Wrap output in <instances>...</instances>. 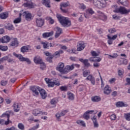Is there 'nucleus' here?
I'll return each instance as SVG.
<instances>
[{
    "instance_id": "nucleus-27",
    "label": "nucleus",
    "mask_w": 130,
    "mask_h": 130,
    "mask_svg": "<svg viewBox=\"0 0 130 130\" xmlns=\"http://www.w3.org/2000/svg\"><path fill=\"white\" fill-rule=\"evenodd\" d=\"M91 120L93 121L94 127H98L99 126V124L97 122V117L94 116L91 118Z\"/></svg>"
},
{
    "instance_id": "nucleus-52",
    "label": "nucleus",
    "mask_w": 130,
    "mask_h": 130,
    "mask_svg": "<svg viewBox=\"0 0 130 130\" xmlns=\"http://www.w3.org/2000/svg\"><path fill=\"white\" fill-rule=\"evenodd\" d=\"M69 112L68 110H64L61 111V116H64Z\"/></svg>"
},
{
    "instance_id": "nucleus-9",
    "label": "nucleus",
    "mask_w": 130,
    "mask_h": 130,
    "mask_svg": "<svg viewBox=\"0 0 130 130\" xmlns=\"http://www.w3.org/2000/svg\"><path fill=\"white\" fill-rule=\"evenodd\" d=\"M56 70L60 73L64 74V63L63 62H59L56 67Z\"/></svg>"
},
{
    "instance_id": "nucleus-25",
    "label": "nucleus",
    "mask_w": 130,
    "mask_h": 130,
    "mask_svg": "<svg viewBox=\"0 0 130 130\" xmlns=\"http://www.w3.org/2000/svg\"><path fill=\"white\" fill-rule=\"evenodd\" d=\"M116 106L117 107H127V104H124L123 102H117L116 103Z\"/></svg>"
},
{
    "instance_id": "nucleus-13",
    "label": "nucleus",
    "mask_w": 130,
    "mask_h": 130,
    "mask_svg": "<svg viewBox=\"0 0 130 130\" xmlns=\"http://www.w3.org/2000/svg\"><path fill=\"white\" fill-rule=\"evenodd\" d=\"M10 41H11V38L8 36H5L2 37V39H0V42L2 43H8Z\"/></svg>"
},
{
    "instance_id": "nucleus-50",
    "label": "nucleus",
    "mask_w": 130,
    "mask_h": 130,
    "mask_svg": "<svg viewBox=\"0 0 130 130\" xmlns=\"http://www.w3.org/2000/svg\"><path fill=\"white\" fill-rule=\"evenodd\" d=\"M91 54L92 56H98L99 55V52L97 53L95 51H91Z\"/></svg>"
},
{
    "instance_id": "nucleus-63",
    "label": "nucleus",
    "mask_w": 130,
    "mask_h": 130,
    "mask_svg": "<svg viewBox=\"0 0 130 130\" xmlns=\"http://www.w3.org/2000/svg\"><path fill=\"white\" fill-rule=\"evenodd\" d=\"M93 67H94L95 68H98L100 67V64L99 63L94 62L93 63Z\"/></svg>"
},
{
    "instance_id": "nucleus-42",
    "label": "nucleus",
    "mask_w": 130,
    "mask_h": 130,
    "mask_svg": "<svg viewBox=\"0 0 130 130\" xmlns=\"http://www.w3.org/2000/svg\"><path fill=\"white\" fill-rule=\"evenodd\" d=\"M77 123H78V124H81L82 126H86V124L83 120H79L77 121Z\"/></svg>"
},
{
    "instance_id": "nucleus-47",
    "label": "nucleus",
    "mask_w": 130,
    "mask_h": 130,
    "mask_svg": "<svg viewBox=\"0 0 130 130\" xmlns=\"http://www.w3.org/2000/svg\"><path fill=\"white\" fill-rule=\"evenodd\" d=\"M88 75H90V71L89 70H86L83 72V77H87Z\"/></svg>"
},
{
    "instance_id": "nucleus-24",
    "label": "nucleus",
    "mask_w": 130,
    "mask_h": 130,
    "mask_svg": "<svg viewBox=\"0 0 130 130\" xmlns=\"http://www.w3.org/2000/svg\"><path fill=\"white\" fill-rule=\"evenodd\" d=\"M42 4L47 8H51V7L50 6V0H43L42 1Z\"/></svg>"
},
{
    "instance_id": "nucleus-64",
    "label": "nucleus",
    "mask_w": 130,
    "mask_h": 130,
    "mask_svg": "<svg viewBox=\"0 0 130 130\" xmlns=\"http://www.w3.org/2000/svg\"><path fill=\"white\" fill-rule=\"evenodd\" d=\"M7 130H16V127L15 126H12L10 128H6Z\"/></svg>"
},
{
    "instance_id": "nucleus-61",
    "label": "nucleus",
    "mask_w": 130,
    "mask_h": 130,
    "mask_svg": "<svg viewBox=\"0 0 130 130\" xmlns=\"http://www.w3.org/2000/svg\"><path fill=\"white\" fill-rule=\"evenodd\" d=\"M94 110H88L86 111V113L88 114H92L93 113H94Z\"/></svg>"
},
{
    "instance_id": "nucleus-34",
    "label": "nucleus",
    "mask_w": 130,
    "mask_h": 130,
    "mask_svg": "<svg viewBox=\"0 0 130 130\" xmlns=\"http://www.w3.org/2000/svg\"><path fill=\"white\" fill-rule=\"evenodd\" d=\"M67 95H68V99L69 100H74V99H75V95L73 94V93L71 92H68L67 93Z\"/></svg>"
},
{
    "instance_id": "nucleus-22",
    "label": "nucleus",
    "mask_w": 130,
    "mask_h": 130,
    "mask_svg": "<svg viewBox=\"0 0 130 130\" xmlns=\"http://www.w3.org/2000/svg\"><path fill=\"white\" fill-rule=\"evenodd\" d=\"M100 19L104 21V22H106L107 21V16L105 15L104 13L101 12L99 14Z\"/></svg>"
},
{
    "instance_id": "nucleus-40",
    "label": "nucleus",
    "mask_w": 130,
    "mask_h": 130,
    "mask_svg": "<svg viewBox=\"0 0 130 130\" xmlns=\"http://www.w3.org/2000/svg\"><path fill=\"white\" fill-rule=\"evenodd\" d=\"M18 128H19V129H21V130L25 129V126L22 123H19L18 124Z\"/></svg>"
},
{
    "instance_id": "nucleus-10",
    "label": "nucleus",
    "mask_w": 130,
    "mask_h": 130,
    "mask_svg": "<svg viewBox=\"0 0 130 130\" xmlns=\"http://www.w3.org/2000/svg\"><path fill=\"white\" fill-rule=\"evenodd\" d=\"M75 69V64H72L71 66L67 65L64 69V74L70 73L71 71H73Z\"/></svg>"
},
{
    "instance_id": "nucleus-31",
    "label": "nucleus",
    "mask_w": 130,
    "mask_h": 130,
    "mask_svg": "<svg viewBox=\"0 0 130 130\" xmlns=\"http://www.w3.org/2000/svg\"><path fill=\"white\" fill-rule=\"evenodd\" d=\"M32 114L35 116H37L38 114H41V110L40 109H36L32 111Z\"/></svg>"
},
{
    "instance_id": "nucleus-53",
    "label": "nucleus",
    "mask_w": 130,
    "mask_h": 130,
    "mask_svg": "<svg viewBox=\"0 0 130 130\" xmlns=\"http://www.w3.org/2000/svg\"><path fill=\"white\" fill-rule=\"evenodd\" d=\"M3 116H7L8 120L10 119V111L6 112V113L3 114Z\"/></svg>"
},
{
    "instance_id": "nucleus-3",
    "label": "nucleus",
    "mask_w": 130,
    "mask_h": 130,
    "mask_svg": "<svg viewBox=\"0 0 130 130\" xmlns=\"http://www.w3.org/2000/svg\"><path fill=\"white\" fill-rule=\"evenodd\" d=\"M114 13H118L121 15H128L130 13V9H127L124 7L121 6L119 8H117L113 10Z\"/></svg>"
},
{
    "instance_id": "nucleus-4",
    "label": "nucleus",
    "mask_w": 130,
    "mask_h": 130,
    "mask_svg": "<svg viewBox=\"0 0 130 130\" xmlns=\"http://www.w3.org/2000/svg\"><path fill=\"white\" fill-rule=\"evenodd\" d=\"M13 54L14 56L17 57L19 60H20V61H26V62H27V63L28 64H31V60L29 58L24 57L23 56H22V55L17 54V53L15 52H14Z\"/></svg>"
},
{
    "instance_id": "nucleus-58",
    "label": "nucleus",
    "mask_w": 130,
    "mask_h": 130,
    "mask_svg": "<svg viewBox=\"0 0 130 130\" xmlns=\"http://www.w3.org/2000/svg\"><path fill=\"white\" fill-rule=\"evenodd\" d=\"M109 56L112 57V58H116L118 55H117V53H114L112 55H109Z\"/></svg>"
},
{
    "instance_id": "nucleus-11",
    "label": "nucleus",
    "mask_w": 130,
    "mask_h": 130,
    "mask_svg": "<svg viewBox=\"0 0 130 130\" xmlns=\"http://www.w3.org/2000/svg\"><path fill=\"white\" fill-rule=\"evenodd\" d=\"M36 23L37 27H42L44 25V19L37 18L36 19Z\"/></svg>"
},
{
    "instance_id": "nucleus-56",
    "label": "nucleus",
    "mask_w": 130,
    "mask_h": 130,
    "mask_svg": "<svg viewBox=\"0 0 130 130\" xmlns=\"http://www.w3.org/2000/svg\"><path fill=\"white\" fill-rule=\"evenodd\" d=\"M118 75L120 77L122 76V75H123V70H122V69L118 70Z\"/></svg>"
},
{
    "instance_id": "nucleus-33",
    "label": "nucleus",
    "mask_w": 130,
    "mask_h": 130,
    "mask_svg": "<svg viewBox=\"0 0 130 130\" xmlns=\"http://www.w3.org/2000/svg\"><path fill=\"white\" fill-rule=\"evenodd\" d=\"M111 92V90L109 89V86L107 85L106 86H105V89L104 91V94H107V95H108V94H110Z\"/></svg>"
},
{
    "instance_id": "nucleus-21",
    "label": "nucleus",
    "mask_w": 130,
    "mask_h": 130,
    "mask_svg": "<svg viewBox=\"0 0 130 130\" xmlns=\"http://www.w3.org/2000/svg\"><path fill=\"white\" fill-rule=\"evenodd\" d=\"M79 60L81 61V62H82L84 64V66L86 68H89V67H90V63H89L88 59L84 60L83 58H80Z\"/></svg>"
},
{
    "instance_id": "nucleus-16",
    "label": "nucleus",
    "mask_w": 130,
    "mask_h": 130,
    "mask_svg": "<svg viewBox=\"0 0 130 130\" xmlns=\"http://www.w3.org/2000/svg\"><path fill=\"white\" fill-rule=\"evenodd\" d=\"M10 46H12V47H18L19 46V42H18V40L17 38L13 39V40L11 41L10 43Z\"/></svg>"
},
{
    "instance_id": "nucleus-48",
    "label": "nucleus",
    "mask_w": 130,
    "mask_h": 130,
    "mask_svg": "<svg viewBox=\"0 0 130 130\" xmlns=\"http://www.w3.org/2000/svg\"><path fill=\"white\" fill-rule=\"evenodd\" d=\"M108 39H111L112 40H115L117 38V35H114L112 37L110 36H107Z\"/></svg>"
},
{
    "instance_id": "nucleus-23",
    "label": "nucleus",
    "mask_w": 130,
    "mask_h": 130,
    "mask_svg": "<svg viewBox=\"0 0 130 130\" xmlns=\"http://www.w3.org/2000/svg\"><path fill=\"white\" fill-rule=\"evenodd\" d=\"M23 6L25 8H29V9H33L34 8V6L33 5V3L32 2H27L26 3H24Z\"/></svg>"
},
{
    "instance_id": "nucleus-55",
    "label": "nucleus",
    "mask_w": 130,
    "mask_h": 130,
    "mask_svg": "<svg viewBox=\"0 0 130 130\" xmlns=\"http://www.w3.org/2000/svg\"><path fill=\"white\" fill-rule=\"evenodd\" d=\"M60 90L61 91H68V86H61L60 87Z\"/></svg>"
},
{
    "instance_id": "nucleus-35",
    "label": "nucleus",
    "mask_w": 130,
    "mask_h": 130,
    "mask_svg": "<svg viewBox=\"0 0 130 130\" xmlns=\"http://www.w3.org/2000/svg\"><path fill=\"white\" fill-rule=\"evenodd\" d=\"M5 28L8 30H14V25L13 24L8 23L7 25L5 26Z\"/></svg>"
},
{
    "instance_id": "nucleus-59",
    "label": "nucleus",
    "mask_w": 130,
    "mask_h": 130,
    "mask_svg": "<svg viewBox=\"0 0 130 130\" xmlns=\"http://www.w3.org/2000/svg\"><path fill=\"white\" fill-rule=\"evenodd\" d=\"M8 84V81H5V80H2L1 81V85L2 86H6Z\"/></svg>"
},
{
    "instance_id": "nucleus-30",
    "label": "nucleus",
    "mask_w": 130,
    "mask_h": 130,
    "mask_svg": "<svg viewBox=\"0 0 130 130\" xmlns=\"http://www.w3.org/2000/svg\"><path fill=\"white\" fill-rule=\"evenodd\" d=\"M91 101H92V102H99L100 101H101V98L97 95L92 96Z\"/></svg>"
},
{
    "instance_id": "nucleus-14",
    "label": "nucleus",
    "mask_w": 130,
    "mask_h": 130,
    "mask_svg": "<svg viewBox=\"0 0 130 130\" xmlns=\"http://www.w3.org/2000/svg\"><path fill=\"white\" fill-rule=\"evenodd\" d=\"M55 30L56 31V34L55 35V38H58L60 36V34L62 33V29L58 26L55 27Z\"/></svg>"
},
{
    "instance_id": "nucleus-1",
    "label": "nucleus",
    "mask_w": 130,
    "mask_h": 130,
    "mask_svg": "<svg viewBox=\"0 0 130 130\" xmlns=\"http://www.w3.org/2000/svg\"><path fill=\"white\" fill-rule=\"evenodd\" d=\"M57 18L63 27H70L71 26V20H69V18L63 17L60 15H57Z\"/></svg>"
},
{
    "instance_id": "nucleus-18",
    "label": "nucleus",
    "mask_w": 130,
    "mask_h": 130,
    "mask_svg": "<svg viewBox=\"0 0 130 130\" xmlns=\"http://www.w3.org/2000/svg\"><path fill=\"white\" fill-rule=\"evenodd\" d=\"M34 61L35 62V63H37V64H39L40 63H41V62H42V58H41V57L40 56H36L35 57H34Z\"/></svg>"
},
{
    "instance_id": "nucleus-43",
    "label": "nucleus",
    "mask_w": 130,
    "mask_h": 130,
    "mask_svg": "<svg viewBox=\"0 0 130 130\" xmlns=\"http://www.w3.org/2000/svg\"><path fill=\"white\" fill-rule=\"evenodd\" d=\"M58 101L57 100V99L54 98L51 101V104L55 105V104H56V103H57Z\"/></svg>"
},
{
    "instance_id": "nucleus-46",
    "label": "nucleus",
    "mask_w": 130,
    "mask_h": 130,
    "mask_svg": "<svg viewBox=\"0 0 130 130\" xmlns=\"http://www.w3.org/2000/svg\"><path fill=\"white\" fill-rule=\"evenodd\" d=\"M21 17H18L14 20V24H18L19 23H21Z\"/></svg>"
},
{
    "instance_id": "nucleus-15",
    "label": "nucleus",
    "mask_w": 130,
    "mask_h": 130,
    "mask_svg": "<svg viewBox=\"0 0 130 130\" xmlns=\"http://www.w3.org/2000/svg\"><path fill=\"white\" fill-rule=\"evenodd\" d=\"M85 47V44H84L83 42H79L77 45V51H82Z\"/></svg>"
},
{
    "instance_id": "nucleus-32",
    "label": "nucleus",
    "mask_w": 130,
    "mask_h": 130,
    "mask_svg": "<svg viewBox=\"0 0 130 130\" xmlns=\"http://www.w3.org/2000/svg\"><path fill=\"white\" fill-rule=\"evenodd\" d=\"M118 2L124 7H127V6H128V2H127V0H118Z\"/></svg>"
},
{
    "instance_id": "nucleus-26",
    "label": "nucleus",
    "mask_w": 130,
    "mask_h": 130,
    "mask_svg": "<svg viewBox=\"0 0 130 130\" xmlns=\"http://www.w3.org/2000/svg\"><path fill=\"white\" fill-rule=\"evenodd\" d=\"M52 35H53V31H51V32L43 33L42 35V36L43 38H48V37H50V36H52Z\"/></svg>"
},
{
    "instance_id": "nucleus-41",
    "label": "nucleus",
    "mask_w": 130,
    "mask_h": 130,
    "mask_svg": "<svg viewBox=\"0 0 130 130\" xmlns=\"http://www.w3.org/2000/svg\"><path fill=\"white\" fill-rule=\"evenodd\" d=\"M8 58H9V57H8V56H4L0 58V64L1 63H2V62H4L5 60H8Z\"/></svg>"
},
{
    "instance_id": "nucleus-6",
    "label": "nucleus",
    "mask_w": 130,
    "mask_h": 130,
    "mask_svg": "<svg viewBox=\"0 0 130 130\" xmlns=\"http://www.w3.org/2000/svg\"><path fill=\"white\" fill-rule=\"evenodd\" d=\"M68 7H70V3H61L60 9L61 10V12H62V13L67 14L69 13V10L63 9V8H68Z\"/></svg>"
},
{
    "instance_id": "nucleus-29",
    "label": "nucleus",
    "mask_w": 130,
    "mask_h": 130,
    "mask_svg": "<svg viewBox=\"0 0 130 130\" xmlns=\"http://www.w3.org/2000/svg\"><path fill=\"white\" fill-rule=\"evenodd\" d=\"M9 17V13L8 12H5L1 13L0 14V18L2 19V20H5L7 19Z\"/></svg>"
},
{
    "instance_id": "nucleus-2",
    "label": "nucleus",
    "mask_w": 130,
    "mask_h": 130,
    "mask_svg": "<svg viewBox=\"0 0 130 130\" xmlns=\"http://www.w3.org/2000/svg\"><path fill=\"white\" fill-rule=\"evenodd\" d=\"M93 5L98 9H104L106 8L107 3L105 0H93Z\"/></svg>"
},
{
    "instance_id": "nucleus-17",
    "label": "nucleus",
    "mask_w": 130,
    "mask_h": 130,
    "mask_svg": "<svg viewBox=\"0 0 130 130\" xmlns=\"http://www.w3.org/2000/svg\"><path fill=\"white\" fill-rule=\"evenodd\" d=\"M45 81L48 84V87H54L55 85H57L55 84V82L51 81V80L49 78H45Z\"/></svg>"
},
{
    "instance_id": "nucleus-20",
    "label": "nucleus",
    "mask_w": 130,
    "mask_h": 130,
    "mask_svg": "<svg viewBox=\"0 0 130 130\" xmlns=\"http://www.w3.org/2000/svg\"><path fill=\"white\" fill-rule=\"evenodd\" d=\"M40 94L42 99H45L47 97V93L44 89L41 88L40 90Z\"/></svg>"
},
{
    "instance_id": "nucleus-62",
    "label": "nucleus",
    "mask_w": 130,
    "mask_h": 130,
    "mask_svg": "<svg viewBox=\"0 0 130 130\" xmlns=\"http://www.w3.org/2000/svg\"><path fill=\"white\" fill-rule=\"evenodd\" d=\"M70 53H76V49H72V50H69Z\"/></svg>"
},
{
    "instance_id": "nucleus-39",
    "label": "nucleus",
    "mask_w": 130,
    "mask_h": 130,
    "mask_svg": "<svg viewBox=\"0 0 130 130\" xmlns=\"http://www.w3.org/2000/svg\"><path fill=\"white\" fill-rule=\"evenodd\" d=\"M41 44L43 45V48H45V49L49 47V46H48V43L47 42H42Z\"/></svg>"
},
{
    "instance_id": "nucleus-51",
    "label": "nucleus",
    "mask_w": 130,
    "mask_h": 130,
    "mask_svg": "<svg viewBox=\"0 0 130 130\" xmlns=\"http://www.w3.org/2000/svg\"><path fill=\"white\" fill-rule=\"evenodd\" d=\"M110 118L111 120H115L117 118L116 115L113 114L110 116Z\"/></svg>"
},
{
    "instance_id": "nucleus-12",
    "label": "nucleus",
    "mask_w": 130,
    "mask_h": 130,
    "mask_svg": "<svg viewBox=\"0 0 130 130\" xmlns=\"http://www.w3.org/2000/svg\"><path fill=\"white\" fill-rule=\"evenodd\" d=\"M93 14H94V11L91 8L88 9L86 10V13L84 14V17L86 19H89Z\"/></svg>"
},
{
    "instance_id": "nucleus-19",
    "label": "nucleus",
    "mask_w": 130,
    "mask_h": 130,
    "mask_svg": "<svg viewBox=\"0 0 130 130\" xmlns=\"http://www.w3.org/2000/svg\"><path fill=\"white\" fill-rule=\"evenodd\" d=\"M86 80L87 81H90L92 85H95V78L93 76L91 75H88L86 78Z\"/></svg>"
},
{
    "instance_id": "nucleus-57",
    "label": "nucleus",
    "mask_w": 130,
    "mask_h": 130,
    "mask_svg": "<svg viewBox=\"0 0 130 130\" xmlns=\"http://www.w3.org/2000/svg\"><path fill=\"white\" fill-rule=\"evenodd\" d=\"M94 60H95V61H96L97 62H100V61H101L102 59L100 57H94Z\"/></svg>"
},
{
    "instance_id": "nucleus-60",
    "label": "nucleus",
    "mask_w": 130,
    "mask_h": 130,
    "mask_svg": "<svg viewBox=\"0 0 130 130\" xmlns=\"http://www.w3.org/2000/svg\"><path fill=\"white\" fill-rule=\"evenodd\" d=\"M120 18V17L119 16L116 15H113V19H114V20H119Z\"/></svg>"
},
{
    "instance_id": "nucleus-49",
    "label": "nucleus",
    "mask_w": 130,
    "mask_h": 130,
    "mask_svg": "<svg viewBox=\"0 0 130 130\" xmlns=\"http://www.w3.org/2000/svg\"><path fill=\"white\" fill-rule=\"evenodd\" d=\"M79 8L81 10L86 9V6H85V4H79Z\"/></svg>"
},
{
    "instance_id": "nucleus-45",
    "label": "nucleus",
    "mask_w": 130,
    "mask_h": 130,
    "mask_svg": "<svg viewBox=\"0 0 130 130\" xmlns=\"http://www.w3.org/2000/svg\"><path fill=\"white\" fill-rule=\"evenodd\" d=\"M108 32L111 34H113V33L116 32V29L114 28H110L108 29Z\"/></svg>"
},
{
    "instance_id": "nucleus-54",
    "label": "nucleus",
    "mask_w": 130,
    "mask_h": 130,
    "mask_svg": "<svg viewBox=\"0 0 130 130\" xmlns=\"http://www.w3.org/2000/svg\"><path fill=\"white\" fill-rule=\"evenodd\" d=\"M124 116H125L126 120L129 121V120H130V113L125 114Z\"/></svg>"
},
{
    "instance_id": "nucleus-28",
    "label": "nucleus",
    "mask_w": 130,
    "mask_h": 130,
    "mask_svg": "<svg viewBox=\"0 0 130 130\" xmlns=\"http://www.w3.org/2000/svg\"><path fill=\"white\" fill-rule=\"evenodd\" d=\"M13 107L15 112H19L20 111L21 107H20V105H19V104L15 103L13 104Z\"/></svg>"
},
{
    "instance_id": "nucleus-7",
    "label": "nucleus",
    "mask_w": 130,
    "mask_h": 130,
    "mask_svg": "<svg viewBox=\"0 0 130 130\" xmlns=\"http://www.w3.org/2000/svg\"><path fill=\"white\" fill-rule=\"evenodd\" d=\"M22 15L25 16V20H26V21H31V20L33 19L32 18V14L29 13V11L23 12L22 14L20 13L19 14V17H21Z\"/></svg>"
},
{
    "instance_id": "nucleus-8",
    "label": "nucleus",
    "mask_w": 130,
    "mask_h": 130,
    "mask_svg": "<svg viewBox=\"0 0 130 130\" xmlns=\"http://www.w3.org/2000/svg\"><path fill=\"white\" fill-rule=\"evenodd\" d=\"M41 89V88H40L39 86H31L30 87V90L33 92L34 96L39 95V92H40Z\"/></svg>"
},
{
    "instance_id": "nucleus-36",
    "label": "nucleus",
    "mask_w": 130,
    "mask_h": 130,
    "mask_svg": "<svg viewBox=\"0 0 130 130\" xmlns=\"http://www.w3.org/2000/svg\"><path fill=\"white\" fill-rule=\"evenodd\" d=\"M21 51L23 53H24V52H27L29 50V48L27 46H24L22 47L21 48Z\"/></svg>"
},
{
    "instance_id": "nucleus-38",
    "label": "nucleus",
    "mask_w": 130,
    "mask_h": 130,
    "mask_svg": "<svg viewBox=\"0 0 130 130\" xmlns=\"http://www.w3.org/2000/svg\"><path fill=\"white\" fill-rule=\"evenodd\" d=\"M83 118L84 119H86V120H88L90 119V116L89 115V114L87 113V112L84 113L83 115Z\"/></svg>"
},
{
    "instance_id": "nucleus-5",
    "label": "nucleus",
    "mask_w": 130,
    "mask_h": 130,
    "mask_svg": "<svg viewBox=\"0 0 130 130\" xmlns=\"http://www.w3.org/2000/svg\"><path fill=\"white\" fill-rule=\"evenodd\" d=\"M63 53V51L60 50L59 51H57L54 53L53 55L52 56H50V57H48L46 58V60L47 61H49V62H52V59L53 57H54L55 56H60V54H62Z\"/></svg>"
},
{
    "instance_id": "nucleus-44",
    "label": "nucleus",
    "mask_w": 130,
    "mask_h": 130,
    "mask_svg": "<svg viewBox=\"0 0 130 130\" xmlns=\"http://www.w3.org/2000/svg\"><path fill=\"white\" fill-rule=\"evenodd\" d=\"M40 69L41 70H44L46 68V65H45V63L43 62V61L41 62V63H40Z\"/></svg>"
},
{
    "instance_id": "nucleus-37",
    "label": "nucleus",
    "mask_w": 130,
    "mask_h": 130,
    "mask_svg": "<svg viewBox=\"0 0 130 130\" xmlns=\"http://www.w3.org/2000/svg\"><path fill=\"white\" fill-rule=\"evenodd\" d=\"M8 49H9L8 46L0 45V50H2V51H7Z\"/></svg>"
}]
</instances>
